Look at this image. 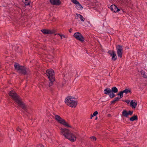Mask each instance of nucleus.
Returning <instances> with one entry per match:
<instances>
[{
    "label": "nucleus",
    "mask_w": 147,
    "mask_h": 147,
    "mask_svg": "<svg viewBox=\"0 0 147 147\" xmlns=\"http://www.w3.org/2000/svg\"><path fill=\"white\" fill-rule=\"evenodd\" d=\"M9 95L11 96L14 100L15 103L19 107H21L25 111L28 113V110L26 106L22 101V99L15 92L10 91L9 92Z\"/></svg>",
    "instance_id": "f257e3e1"
},
{
    "label": "nucleus",
    "mask_w": 147,
    "mask_h": 147,
    "mask_svg": "<svg viewBox=\"0 0 147 147\" xmlns=\"http://www.w3.org/2000/svg\"><path fill=\"white\" fill-rule=\"evenodd\" d=\"M46 72L49 80V82L47 84L46 86L51 92H53V90L51 88V87L55 82L54 71L53 69H50L47 70Z\"/></svg>",
    "instance_id": "f03ea898"
},
{
    "label": "nucleus",
    "mask_w": 147,
    "mask_h": 147,
    "mask_svg": "<svg viewBox=\"0 0 147 147\" xmlns=\"http://www.w3.org/2000/svg\"><path fill=\"white\" fill-rule=\"evenodd\" d=\"M62 134L66 138L68 139L72 142H74L76 140V136L71 133L70 131L67 129L65 128H61L60 129Z\"/></svg>",
    "instance_id": "7ed1b4c3"
},
{
    "label": "nucleus",
    "mask_w": 147,
    "mask_h": 147,
    "mask_svg": "<svg viewBox=\"0 0 147 147\" xmlns=\"http://www.w3.org/2000/svg\"><path fill=\"white\" fill-rule=\"evenodd\" d=\"M15 69L17 72L20 74L24 75H27L29 73L28 69L24 66L21 65L17 63H15L14 64Z\"/></svg>",
    "instance_id": "20e7f679"
},
{
    "label": "nucleus",
    "mask_w": 147,
    "mask_h": 147,
    "mask_svg": "<svg viewBox=\"0 0 147 147\" xmlns=\"http://www.w3.org/2000/svg\"><path fill=\"white\" fill-rule=\"evenodd\" d=\"M75 99V98L74 97H72L71 96H68L66 98L65 102L68 106L75 108L77 106L78 102L77 101L73 100Z\"/></svg>",
    "instance_id": "39448f33"
},
{
    "label": "nucleus",
    "mask_w": 147,
    "mask_h": 147,
    "mask_svg": "<svg viewBox=\"0 0 147 147\" xmlns=\"http://www.w3.org/2000/svg\"><path fill=\"white\" fill-rule=\"evenodd\" d=\"M74 36L77 40H79L81 42L84 41V39L83 36L82 34L79 32H76L75 33L74 35Z\"/></svg>",
    "instance_id": "423d86ee"
},
{
    "label": "nucleus",
    "mask_w": 147,
    "mask_h": 147,
    "mask_svg": "<svg viewBox=\"0 0 147 147\" xmlns=\"http://www.w3.org/2000/svg\"><path fill=\"white\" fill-rule=\"evenodd\" d=\"M116 48L118 57L121 58L122 56V51L123 49L122 46L121 45H118L116 46Z\"/></svg>",
    "instance_id": "0eeeda50"
},
{
    "label": "nucleus",
    "mask_w": 147,
    "mask_h": 147,
    "mask_svg": "<svg viewBox=\"0 0 147 147\" xmlns=\"http://www.w3.org/2000/svg\"><path fill=\"white\" fill-rule=\"evenodd\" d=\"M111 90V93L109 95V97L110 98H112L115 96V95L114 94L117 93L118 91L117 88L115 86L112 88Z\"/></svg>",
    "instance_id": "6e6552de"
},
{
    "label": "nucleus",
    "mask_w": 147,
    "mask_h": 147,
    "mask_svg": "<svg viewBox=\"0 0 147 147\" xmlns=\"http://www.w3.org/2000/svg\"><path fill=\"white\" fill-rule=\"evenodd\" d=\"M107 53L112 57V60L115 61L117 59V57L115 51H113L109 50Z\"/></svg>",
    "instance_id": "1a4fd4ad"
},
{
    "label": "nucleus",
    "mask_w": 147,
    "mask_h": 147,
    "mask_svg": "<svg viewBox=\"0 0 147 147\" xmlns=\"http://www.w3.org/2000/svg\"><path fill=\"white\" fill-rule=\"evenodd\" d=\"M41 31L44 34H51L55 33L54 30H51L47 29L42 30Z\"/></svg>",
    "instance_id": "9d476101"
},
{
    "label": "nucleus",
    "mask_w": 147,
    "mask_h": 147,
    "mask_svg": "<svg viewBox=\"0 0 147 147\" xmlns=\"http://www.w3.org/2000/svg\"><path fill=\"white\" fill-rule=\"evenodd\" d=\"M50 2L53 5H59L61 3L60 0H49Z\"/></svg>",
    "instance_id": "9b49d317"
},
{
    "label": "nucleus",
    "mask_w": 147,
    "mask_h": 147,
    "mask_svg": "<svg viewBox=\"0 0 147 147\" xmlns=\"http://www.w3.org/2000/svg\"><path fill=\"white\" fill-rule=\"evenodd\" d=\"M55 119L58 122L61 124L62 122L64 120V119H62L61 117L60 116L58 115H55Z\"/></svg>",
    "instance_id": "f8f14e48"
},
{
    "label": "nucleus",
    "mask_w": 147,
    "mask_h": 147,
    "mask_svg": "<svg viewBox=\"0 0 147 147\" xmlns=\"http://www.w3.org/2000/svg\"><path fill=\"white\" fill-rule=\"evenodd\" d=\"M104 93L105 94L109 95V96L110 94L111 93V89L109 88H106L104 90Z\"/></svg>",
    "instance_id": "ddd939ff"
},
{
    "label": "nucleus",
    "mask_w": 147,
    "mask_h": 147,
    "mask_svg": "<svg viewBox=\"0 0 147 147\" xmlns=\"http://www.w3.org/2000/svg\"><path fill=\"white\" fill-rule=\"evenodd\" d=\"M111 7H112L114 9L115 8V9H117V12H119V13L121 14L124 12V11L123 9H119L116 6H114V5H113Z\"/></svg>",
    "instance_id": "4468645a"
},
{
    "label": "nucleus",
    "mask_w": 147,
    "mask_h": 147,
    "mask_svg": "<svg viewBox=\"0 0 147 147\" xmlns=\"http://www.w3.org/2000/svg\"><path fill=\"white\" fill-rule=\"evenodd\" d=\"M122 115L124 117H128L129 115L128 112L126 110H124L122 112Z\"/></svg>",
    "instance_id": "2eb2a0df"
},
{
    "label": "nucleus",
    "mask_w": 147,
    "mask_h": 147,
    "mask_svg": "<svg viewBox=\"0 0 147 147\" xmlns=\"http://www.w3.org/2000/svg\"><path fill=\"white\" fill-rule=\"evenodd\" d=\"M137 105V103L135 102H133V100L131 101L130 104V106L132 107V108H135L136 107V106Z\"/></svg>",
    "instance_id": "dca6fc26"
},
{
    "label": "nucleus",
    "mask_w": 147,
    "mask_h": 147,
    "mask_svg": "<svg viewBox=\"0 0 147 147\" xmlns=\"http://www.w3.org/2000/svg\"><path fill=\"white\" fill-rule=\"evenodd\" d=\"M138 117L137 115H134L131 117L129 119V120L131 121H132L135 120H137Z\"/></svg>",
    "instance_id": "f3484780"
},
{
    "label": "nucleus",
    "mask_w": 147,
    "mask_h": 147,
    "mask_svg": "<svg viewBox=\"0 0 147 147\" xmlns=\"http://www.w3.org/2000/svg\"><path fill=\"white\" fill-rule=\"evenodd\" d=\"M76 14L77 16L78 17H79L80 18L81 21L84 22V21L85 20V18L83 17V16L82 15L80 14H78L77 13H76Z\"/></svg>",
    "instance_id": "a211bd4d"
},
{
    "label": "nucleus",
    "mask_w": 147,
    "mask_h": 147,
    "mask_svg": "<svg viewBox=\"0 0 147 147\" xmlns=\"http://www.w3.org/2000/svg\"><path fill=\"white\" fill-rule=\"evenodd\" d=\"M76 5V8L77 9L80 10L82 9L83 7L82 5L79 2L78 4H77Z\"/></svg>",
    "instance_id": "6ab92c4d"
},
{
    "label": "nucleus",
    "mask_w": 147,
    "mask_h": 147,
    "mask_svg": "<svg viewBox=\"0 0 147 147\" xmlns=\"http://www.w3.org/2000/svg\"><path fill=\"white\" fill-rule=\"evenodd\" d=\"M122 91L123 93H125L126 94L129 93H131V90L129 88L125 89V90Z\"/></svg>",
    "instance_id": "aec40b11"
},
{
    "label": "nucleus",
    "mask_w": 147,
    "mask_h": 147,
    "mask_svg": "<svg viewBox=\"0 0 147 147\" xmlns=\"http://www.w3.org/2000/svg\"><path fill=\"white\" fill-rule=\"evenodd\" d=\"M61 124H62V125H64L65 126L67 127H71V126L65 121V120L63 121L62 122V123H61Z\"/></svg>",
    "instance_id": "412c9836"
},
{
    "label": "nucleus",
    "mask_w": 147,
    "mask_h": 147,
    "mask_svg": "<svg viewBox=\"0 0 147 147\" xmlns=\"http://www.w3.org/2000/svg\"><path fill=\"white\" fill-rule=\"evenodd\" d=\"M141 73L142 75L143 76L144 78H147V74L145 73L144 71H141Z\"/></svg>",
    "instance_id": "4be33fe9"
},
{
    "label": "nucleus",
    "mask_w": 147,
    "mask_h": 147,
    "mask_svg": "<svg viewBox=\"0 0 147 147\" xmlns=\"http://www.w3.org/2000/svg\"><path fill=\"white\" fill-rule=\"evenodd\" d=\"M113 5H114V6H116L115 5H112L110 6L109 8L111 11H113L114 12H117V11H116L117 9H115V8L114 9V8H113L112 7H111L112 6H113Z\"/></svg>",
    "instance_id": "5701e85b"
},
{
    "label": "nucleus",
    "mask_w": 147,
    "mask_h": 147,
    "mask_svg": "<svg viewBox=\"0 0 147 147\" xmlns=\"http://www.w3.org/2000/svg\"><path fill=\"white\" fill-rule=\"evenodd\" d=\"M123 91H120L118 94H117L118 96H120V98H122L123 96Z\"/></svg>",
    "instance_id": "b1692460"
},
{
    "label": "nucleus",
    "mask_w": 147,
    "mask_h": 147,
    "mask_svg": "<svg viewBox=\"0 0 147 147\" xmlns=\"http://www.w3.org/2000/svg\"><path fill=\"white\" fill-rule=\"evenodd\" d=\"M24 3L25 5H29L30 4V1L28 0H25Z\"/></svg>",
    "instance_id": "393cba45"
},
{
    "label": "nucleus",
    "mask_w": 147,
    "mask_h": 147,
    "mask_svg": "<svg viewBox=\"0 0 147 147\" xmlns=\"http://www.w3.org/2000/svg\"><path fill=\"white\" fill-rule=\"evenodd\" d=\"M90 138L91 139V140L93 141H95L96 140V138L94 136L90 137Z\"/></svg>",
    "instance_id": "a878e982"
},
{
    "label": "nucleus",
    "mask_w": 147,
    "mask_h": 147,
    "mask_svg": "<svg viewBox=\"0 0 147 147\" xmlns=\"http://www.w3.org/2000/svg\"><path fill=\"white\" fill-rule=\"evenodd\" d=\"M71 2L76 5L79 2L77 0H71Z\"/></svg>",
    "instance_id": "bb28decb"
},
{
    "label": "nucleus",
    "mask_w": 147,
    "mask_h": 147,
    "mask_svg": "<svg viewBox=\"0 0 147 147\" xmlns=\"http://www.w3.org/2000/svg\"><path fill=\"white\" fill-rule=\"evenodd\" d=\"M98 114V112L97 111H95L92 115V117H94L96 116Z\"/></svg>",
    "instance_id": "cd10ccee"
},
{
    "label": "nucleus",
    "mask_w": 147,
    "mask_h": 147,
    "mask_svg": "<svg viewBox=\"0 0 147 147\" xmlns=\"http://www.w3.org/2000/svg\"><path fill=\"white\" fill-rule=\"evenodd\" d=\"M120 99V98L119 97H116L114 98V99L116 102V101L119 100Z\"/></svg>",
    "instance_id": "c85d7f7f"
},
{
    "label": "nucleus",
    "mask_w": 147,
    "mask_h": 147,
    "mask_svg": "<svg viewBox=\"0 0 147 147\" xmlns=\"http://www.w3.org/2000/svg\"><path fill=\"white\" fill-rule=\"evenodd\" d=\"M133 111H129L128 112V115H131L133 114Z\"/></svg>",
    "instance_id": "c756f323"
},
{
    "label": "nucleus",
    "mask_w": 147,
    "mask_h": 147,
    "mask_svg": "<svg viewBox=\"0 0 147 147\" xmlns=\"http://www.w3.org/2000/svg\"><path fill=\"white\" fill-rule=\"evenodd\" d=\"M16 130L17 131H19V132H21V131H22V129L20 128L19 127H17L16 128Z\"/></svg>",
    "instance_id": "7c9ffc66"
},
{
    "label": "nucleus",
    "mask_w": 147,
    "mask_h": 147,
    "mask_svg": "<svg viewBox=\"0 0 147 147\" xmlns=\"http://www.w3.org/2000/svg\"><path fill=\"white\" fill-rule=\"evenodd\" d=\"M36 147H44V146L42 144H40L37 145Z\"/></svg>",
    "instance_id": "2f4dec72"
},
{
    "label": "nucleus",
    "mask_w": 147,
    "mask_h": 147,
    "mask_svg": "<svg viewBox=\"0 0 147 147\" xmlns=\"http://www.w3.org/2000/svg\"><path fill=\"white\" fill-rule=\"evenodd\" d=\"M115 102H116V101L114 99L113 100H112V101H111V104H114L115 103Z\"/></svg>",
    "instance_id": "473e14b6"
},
{
    "label": "nucleus",
    "mask_w": 147,
    "mask_h": 147,
    "mask_svg": "<svg viewBox=\"0 0 147 147\" xmlns=\"http://www.w3.org/2000/svg\"><path fill=\"white\" fill-rule=\"evenodd\" d=\"M115 102H116V101L114 99L113 100H112V101H111V104H114L115 103Z\"/></svg>",
    "instance_id": "72a5a7b5"
},
{
    "label": "nucleus",
    "mask_w": 147,
    "mask_h": 147,
    "mask_svg": "<svg viewBox=\"0 0 147 147\" xmlns=\"http://www.w3.org/2000/svg\"><path fill=\"white\" fill-rule=\"evenodd\" d=\"M59 35L61 36V38H62V37H63V38H65V36L64 35H60V34H59Z\"/></svg>",
    "instance_id": "f704fd0d"
},
{
    "label": "nucleus",
    "mask_w": 147,
    "mask_h": 147,
    "mask_svg": "<svg viewBox=\"0 0 147 147\" xmlns=\"http://www.w3.org/2000/svg\"><path fill=\"white\" fill-rule=\"evenodd\" d=\"M123 101L124 102H126V103H127L128 104L129 103V102L128 101H127V100H123Z\"/></svg>",
    "instance_id": "c9c22d12"
},
{
    "label": "nucleus",
    "mask_w": 147,
    "mask_h": 147,
    "mask_svg": "<svg viewBox=\"0 0 147 147\" xmlns=\"http://www.w3.org/2000/svg\"><path fill=\"white\" fill-rule=\"evenodd\" d=\"M69 32L70 33H71V29H70V30H69Z\"/></svg>",
    "instance_id": "e433bc0d"
},
{
    "label": "nucleus",
    "mask_w": 147,
    "mask_h": 147,
    "mask_svg": "<svg viewBox=\"0 0 147 147\" xmlns=\"http://www.w3.org/2000/svg\"><path fill=\"white\" fill-rule=\"evenodd\" d=\"M92 117V115H91V117H90V118L91 119H92V117Z\"/></svg>",
    "instance_id": "4c0bfd02"
},
{
    "label": "nucleus",
    "mask_w": 147,
    "mask_h": 147,
    "mask_svg": "<svg viewBox=\"0 0 147 147\" xmlns=\"http://www.w3.org/2000/svg\"><path fill=\"white\" fill-rule=\"evenodd\" d=\"M97 119V117H96V118H95V120H96V119Z\"/></svg>",
    "instance_id": "58836bf2"
},
{
    "label": "nucleus",
    "mask_w": 147,
    "mask_h": 147,
    "mask_svg": "<svg viewBox=\"0 0 147 147\" xmlns=\"http://www.w3.org/2000/svg\"><path fill=\"white\" fill-rule=\"evenodd\" d=\"M109 116H110L111 115L110 114H109Z\"/></svg>",
    "instance_id": "ea45409f"
},
{
    "label": "nucleus",
    "mask_w": 147,
    "mask_h": 147,
    "mask_svg": "<svg viewBox=\"0 0 147 147\" xmlns=\"http://www.w3.org/2000/svg\"><path fill=\"white\" fill-rule=\"evenodd\" d=\"M109 116H110L111 115L110 114H109Z\"/></svg>",
    "instance_id": "a19ab883"
},
{
    "label": "nucleus",
    "mask_w": 147,
    "mask_h": 147,
    "mask_svg": "<svg viewBox=\"0 0 147 147\" xmlns=\"http://www.w3.org/2000/svg\"><path fill=\"white\" fill-rule=\"evenodd\" d=\"M65 147V146H63V147Z\"/></svg>",
    "instance_id": "79ce46f5"
}]
</instances>
